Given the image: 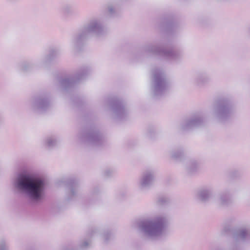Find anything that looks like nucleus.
<instances>
[{
  "label": "nucleus",
  "instance_id": "nucleus-1",
  "mask_svg": "<svg viewBox=\"0 0 250 250\" xmlns=\"http://www.w3.org/2000/svg\"><path fill=\"white\" fill-rule=\"evenodd\" d=\"M12 185L16 193L25 196L32 204L41 202L44 197V180L27 172L18 173L13 178Z\"/></svg>",
  "mask_w": 250,
  "mask_h": 250
},
{
  "label": "nucleus",
  "instance_id": "nucleus-2",
  "mask_svg": "<svg viewBox=\"0 0 250 250\" xmlns=\"http://www.w3.org/2000/svg\"><path fill=\"white\" fill-rule=\"evenodd\" d=\"M168 225V218L163 215L142 221L139 228L143 235L151 240H156L165 236Z\"/></svg>",
  "mask_w": 250,
  "mask_h": 250
},
{
  "label": "nucleus",
  "instance_id": "nucleus-3",
  "mask_svg": "<svg viewBox=\"0 0 250 250\" xmlns=\"http://www.w3.org/2000/svg\"><path fill=\"white\" fill-rule=\"evenodd\" d=\"M105 32V28L102 22L98 19H92L72 37L70 46L73 51H77L90 35L99 36Z\"/></svg>",
  "mask_w": 250,
  "mask_h": 250
},
{
  "label": "nucleus",
  "instance_id": "nucleus-4",
  "mask_svg": "<svg viewBox=\"0 0 250 250\" xmlns=\"http://www.w3.org/2000/svg\"><path fill=\"white\" fill-rule=\"evenodd\" d=\"M234 108L232 102L228 99L222 98L217 101L213 105L212 116L219 123H224L233 115Z\"/></svg>",
  "mask_w": 250,
  "mask_h": 250
},
{
  "label": "nucleus",
  "instance_id": "nucleus-5",
  "mask_svg": "<svg viewBox=\"0 0 250 250\" xmlns=\"http://www.w3.org/2000/svg\"><path fill=\"white\" fill-rule=\"evenodd\" d=\"M153 79L151 83V91L156 97L164 95L168 90V82L164 71L160 68H155L152 71Z\"/></svg>",
  "mask_w": 250,
  "mask_h": 250
},
{
  "label": "nucleus",
  "instance_id": "nucleus-6",
  "mask_svg": "<svg viewBox=\"0 0 250 250\" xmlns=\"http://www.w3.org/2000/svg\"><path fill=\"white\" fill-rule=\"evenodd\" d=\"M143 50L146 53L160 55L171 61H177L183 55L181 51L175 49H168L153 44H148L144 46Z\"/></svg>",
  "mask_w": 250,
  "mask_h": 250
},
{
  "label": "nucleus",
  "instance_id": "nucleus-7",
  "mask_svg": "<svg viewBox=\"0 0 250 250\" xmlns=\"http://www.w3.org/2000/svg\"><path fill=\"white\" fill-rule=\"evenodd\" d=\"M78 137L82 142L94 146H100L103 143L102 135L97 129L93 126L81 131Z\"/></svg>",
  "mask_w": 250,
  "mask_h": 250
},
{
  "label": "nucleus",
  "instance_id": "nucleus-8",
  "mask_svg": "<svg viewBox=\"0 0 250 250\" xmlns=\"http://www.w3.org/2000/svg\"><path fill=\"white\" fill-rule=\"evenodd\" d=\"M97 233L96 228L89 229L86 232L84 238L82 239L77 245L70 243L63 245L61 250H87L91 246L92 238Z\"/></svg>",
  "mask_w": 250,
  "mask_h": 250
},
{
  "label": "nucleus",
  "instance_id": "nucleus-9",
  "mask_svg": "<svg viewBox=\"0 0 250 250\" xmlns=\"http://www.w3.org/2000/svg\"><path fill=\"white\" fill-rule=\"evenodd\" d=\"M108 102L115 118L120 120L125 118L127 114V110L122 100L117 98H111L108 99Z\"/></svg>",
  "mask_w": 250,
  "mask_h": 250
},
{
  "label": "nucleus",
  "instance_id": "nucleus-10",
  "mask_svg": "<svg viewBox=\"0 0 250 250\" xmlns=\"http://www.w3.org/2000/svg\"><path fill=\"white\" fill-rule=\"evenodd\" d=\"M89 72L90 69L89 68L83 67L81 68L74 77L60 80V85L65 89L70 88L74 86L75 83L84 80L89 73Z\"/></svg>",
  "mask_w": 250,
  "mask_h": 250
},
{
  "label": "nucleus",
  "instance_id": "nucleus-11",
  "mask_svg": "<svg viewBox=\"0 0 250 250\" xmlns=\"http://www.w3.org/2000/svg\"><path fill=\"white\" fill-rule=\"evenodd\" d=\"M29 105L32 110L41 113L49 107L50 103L46 96L39 95L32 98Z\"/></svg>",
  "mask_w": 250,
  "mask_h": 250
},
{
  "label": "nucleus",
  "instance_id": "nucleus-12",
  "mask_svg": "<svg viewBox=\"0 0 250 250\" xmlns=\"http://www.w3.org/2000/svg\"><path fill=\"white\" fill-rule=\"evenodd\" d=\"M232 236L238 243L250 242V226L243 225L233 230Z\"/></svg>",
  "mask_w": 250,
  "mask_h": 250
},
{
  "label": "nucleus",
  "instance_id": "nucleus-13",
  "mask_svg": "<svg viewBox=\"0 0 250 250\" xmlns=\"http://www.w3.org/2000/svg\"><path fill=\"white\" fill-rule=\"evenodd\" d=\"M204 119L202 113L194 114L190 119L185 120L181 125L183 130H188L194 127H199L204 124Z\"/></svg>",
  "mask_w": 250,
  "mask_h": 250
},
{
  "label": "nucleus",
  "instance_id": "nucleus-14",
  "mask_svg": "<svg viewBox=\"0 0 250 250\" xmlns=\"http://www.w3.org/2000/svg\"><path fill=\"white\" fill-rule=\"evenodd\" d=\"M154 172L151 170L145 171L142 174L138 182L139 187L141 189H145L151 186L154 181Z\"/></svg>",
  "mask_w": 250,
  "mask_h": 250
},
{
  "label": "nucleus",
  "instance_id": "nucleus-15",
  "mask_svg": "<svg viewBox=\"0 0 250 250\" xmlns=\"http://www.w3.org/2000/svg\"><path fill=\"white\" fill-rule=\"evenodd\" d=\"M66 187V197L67 201L75 199L78 193V184L77 181L73 179H69L64 182Z\"/></svg>",
  "mask_w": 250,
  "mask_h": 250
},
{
  "label": "nucleus",
  "instance_id": "nucleus-16",
  "mask_svg": "<svg viewBox=\"0 0 250 250\" xmlns=\"http://www.w3.org/2000/svg\"><path fill=\"white\" fill-rule=\"evenodd\" d=\"M216 202L220 207H226L232 203V199L229 192L224 191L218 195Z\"/></svg>",
  "mask_w": 250,
  "mask_h": 250
},
{
  "label": "nucleus",
  "instance_id": "nucleus-17",
  "mask_svg": "<svg viewBox=\"0 0 250 250\" xmlns=\"http://www.w3.org/2000/svg\"><path fill=\"white\" fill-rule=\"evenodd\" d=\"M213 190L211 188H205L200 189L197 192V197L202 202H207L212 199Z\"/></svg>",
  "mask_w": 250,
  "mask_h": 250
},
{
  "label": "nucleus",
  "instance_id": "nucleus-18",
  "mask_svg": "<svg viewBox=\"0 0 250 250\" xmlns=\"http://www.w3.org/2000/svg\"><path fill=\"white\" fill-rule=\"evenodd\" d=\"M199 168V163L195 160H190L187 163L186 167L187 173L189 175H193L196 173Z\"/></svg>",
  "mask_w": 250,
  "mask_h": 250
},
{
  "label": "nucleus",
  "instance_id": "nucleus-19",
  "mask_svg": "<svg viewBox=\"0 0 250 250\" xmlns=\"http://www.w3.org/2000/svg\"><path fill=\"white\" fill-rule=\"evenodd\" d=\"M210 80L208 76L205 73H199L195 76L193 82L199 86H203L207 83Z\"/></svg>",
  "mask_w": 250,
  "mask_h": 250
},
{
  "label": "nucleus",
  "instance_id": "nucleus-20",
  "mask_svg": "<svg viewBox=\"0 0 250 250\" xmlns=\"http://www.w3.org/2000/svg\"><path fill=\"white\" fill-rule=\"evenodd\" d=\"M60 54L59 50L57 48L51 49L48 55L46 56L43 59L42 63H46L52 60L57 57Z\"/></svg>",
  "mask_w": 250,
  "mask_h": 250
},
{
  "label": "nucleus",
  "instance_id": "nucleus-21",
  "mask_svg": "<svg viewBox=\"0 0 250 250\" xmlns=\"http://www.w3.org/2000/svg\"><path fill=\"white\" fill-rule=\"evenodd\" d=\"M19 67L20 70L22 72H28L32 69L33 65L31 62L26 61L21 62Z\"/></svg>",
  "mask_w": 250,
  "mask_h": 250
},
{
  "label": "nucleus",
  "instance_id": "nucleus-22",
  "mask_svg": "<svg viewBox=\"0 0 250 250\" xmlns=\"http://www.w3.org/2000/svg\"><path fill=\"white\" fill-rule=\"evenodd\" d=\"M171 157L175 160H181L184 157V152L182 150H174L171 152Z\"/></svg>",
  "mask_w": 250,
  "mask_h": 250
},
{
  "label": "nucleus",
  "instance_id": "nucleus-23",
  "mask_svg": "<svg viewBox=\"0 0 250 250\" xmlns=\"http://www.w3.org/2000/svg\"><path fill=\"white\" fill-rule=\"evenodd\" d=\"M57 144V140L53 137H49L47 138L46 144L49 147H52L55 146Z\"/></svg>",
  "mask_w": 250,
  "mask_h": 250
},
{
  "label": "nucleus",
  "instance_id": "nucleus-24",
  "mask_svg": "<svg viewBox=\"0 0 250 250\" xmlns=\"http://www.w3.org/2000/svg\"><path fill=\"white\" fill-rule=\"evenodd\" d=\"M169 199L165 196H160L157 198V203L159 205H163L169 202Z\"/></svg>",
  "mask_w": 250,
  "mask_h": 250
},
{
  "label": "nucleus",
  "instance_id": "nucleus-25",
  "mask_svg": "<svg viewBox=\"0 0 250 250\" xmlns=\"http://www.w3.org/2000/svg\"><path fill=\"white\" fill-rule=\"evenodd\" d=\"M9 247L7 242L4 239L0 240V250H9Z\"/></svg>",
  "mask_w": 250,
  "mask_h": 250
},
{
  "label": "nucleus",
  "instance_id": "nucleus-26",
  "mask_svg": "<svg viewBox=\"0 0 250 250\" xmlns=\"http://www.w3.org/2000/svg\"><path fill=\"white\" fill-rule=\"evenodd\" d=\"M118 11V9L116 7V6L110 5L108 6V11L109 13L111 15V16H115Z\"/></svg>",
  "mask_w": 250,
  "mask_h": 250
},
{
  "label": "nucleus",
  "instance_id": "nucleus-27",
  "mask_svg": "<svg viewBox=\"0 0 250 250\" xmlns=\"http://www.w3.org/2000/svg\"><path fill=\"white\" fill-rule=\"evenodd\" d=\"M102 237L104 240V241L105 243H107L108 241L110 240L112 237V233L109 231L104 232L103 235Z\"/></svg>",
  "mask_w": 250,
  "mask_h": 250
},
{
  "label": "nucleus",
  "instance_id": "nucleus-28",
  "mask_svg": "<svg viewBox=\"0 0 250 250\" xmlns=\"http://www.w3.org/2000/svg\"><path fill=\"white\" fill-rule=\"evenodd\" d=\"M62 12L65 15L71 14L73 12L72 7L69 5H66L63 7Z\"/></svg>",
  "mask_w": 250,
  "mask_h": 250
},
{
  "label": "nucleus",
  "instance_id": "nucleus-29",
  "mask_svg": "<svg viewBox=\"0 0 250 250\" xmlns=\"http://www.w3.org/2000/svg\"><path fill=\"white\" fill-rule=\"evenodd\" d=\"M113 172V171L112 169L108 168L104 170V175L105 176H110Z\"/></svg>",
  "mask_w": 250,
  "mask_h": 250
},
{
  "label": "nucleus",
  "instance_id": "nucleus-30",
  "mask_svg": "<svg viewBox=\"0 0 250 250\" xmlns=\"http://www.w3.org/2000/svg\"><path fill=\"white\" fill-rule=\"evenodd\" d=\"M166 26L167 30H171L174 28L173 24L171 22L167 23Z\"/></svg>",
  "mask_w": 250,
  "mask_h": 250
},
{
  "label": "nucleus",
  "instance_id": "nucleus-31",
  "mask_svg": "<svg viewBox=\"0 0 250 250\" xmlns=\"http://www.w3.org/2000/svg\"><path fill=\"white\" fill-rule=\"evenodd\" d=\"M247 33L250 36V26L247 29Z\"/></svg>",
  "mask_w": 250,
  "mask_h": 250
},
{
  "label": "nucleus",
  "instance_id": "nucleus-32",
  "mask_svg": "<svg viewBox=\"0 0 250 250\" xmlns=\"http://www.w3.org/2000/svg\"><path fill=\"white\" fill-rule=\"evenodd\" d=\"M224 229L225 231L227 232L229 230V229H227L226 227H224Z\"/></svg>",
  "mask_w": 250,
  "mask_h": 250
}]
</instances>
